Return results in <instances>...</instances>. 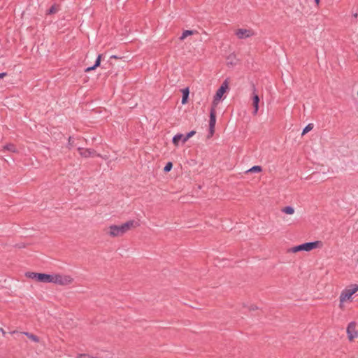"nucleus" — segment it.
I'll use <instances>...</instances> for the list:
<instances>
[{"label": "nucleus", "mask_w": 358, "mask_h": 358, "mask_svg": "<svg viewBox=\"0 0 358 358\" xmlns=\"http://www.w3.org/2000/svg\"><path fill=\"white\" fill-rule=\"evenodd\" d=\"M138 224L134 220H129L122 225H110L107 234L111 237H118L122 236L130 229L137 227Z\"/></svg>", "instance_id": "1"}, {"label": "nucleus", "mask_w": 358, "mask_h": 358, "mask_svg": "<svg viewBox=\"0 0 358 358\" xmlns=\"http://www.w3.org/2000/svg\"><path fill=\"white\" fill-rule=\"evenodd\" d=\"M73 282V278L69 275L54 274L51 275L50 282L57 284L62 286L71 285Z\"/></svg>", "instance_id": "2"}, {"label": "nucleus", "mask_w": 358, "mask_h": 358, "mask_svg": "<svg viewBox=\"0 0 358 358\" xmlns=\"http://www.w3.org/2000/svg\"><path fill=\"white\" fill-rule=\"evenodd\" d=\"M322 245L321 241H315V242H309V243H305L303 244L295 246L292 248L289 251L292 252H297L299 251H310L313 249H315L317 248H319Z\"/></svg>", "instance_id": "3"}, {"label": "nucleus", "mask_w": 358, "mask_h": 358, "mask_svg": "<svg viewBox=\"0 0 358 358\" xmlns=\"http://www.w3.org/2000/svg\"><path fill=\"white\" fill-rule=\"evenodd\" d=\"M27 278L36 280L41 282H50L51 275L46 273H39L35 272H27L25 273Z\"/></svg>", "instance_id": "4"}, {"label": "nucleus", "mask_w": 358, "mask_h": 358, "mask_svg": "<svg viewBox=\"0 0 358 358\" xmlns=\"http://www.w3.org/2000/svg\"><path fill=\"white\" fill-rule=\"evenodd\" d=\"M358 291V285H352L350 288L345 289L342 291L339 301L340 302H345L347 301H350L352 298V296L355 294Z\"/></svg>", "instance_id": "5"}, {"label": "nucleus", "mask_w": 358, "mask_h": 358, "mask_svg": "<svg viewBox=\"0 0 358 358\" xmlns=\"http://www.w3.org/2000/svg\"><path fill=\"white\" fill-rule=\"evenodd\" d=\"M228 82L227 80H224L222 85L220 87V88L216 92V94L214 96L212 107L216 108L217 104L219 103L220 101L222 98L224 94L226 92L227 90L228 89Z\"/></svg>", "instance_id": "6"}, {"label": "nucleus", "mask_w": 358, "mask_h": 358, "mask_svg": "<svg viewBox=\"0 0 358 358\" xmlns=\"http://www.w3.org/2000/svg\"><path fill=\"white\" fill-rule=\"evenodd\" d=\"M356 322H351L348 324L346 331L350 341H353L355 338H358V331L356 329Z\"/></svg>", "instance_id": "7"}, {"label": "nucleus", "mask_w": 358, "mask_h": 358, "mask_svg": "<svg viewBox=\"0 0 358 358\" xmlns=\"http://www.w3.org/2000/svg\"><path fill=\"white\" fill-rule=\"evenodd\" d=\"M216 123V112L215 108L212 107L210 111V120H209V137L212 136L215 132V126Z\"/></svg>", "instance_id": "8"}, {"label": "nucleus", "mask_w": 358, "mask_h": 358, "mask_svg": "<svg viewBox=\"0 0 358 358\" xmlns=\"http://www.w3.org/2000/svg\"><path fill=\"white\" fill-rule=\"evenodd\" d=\"M254 34L252 30L246 29H238L236 32V35L240 39L248 38Z\"/></svg>", "instance_id": "9"}, {"label": "nucleus", "mask_w": 358, "mask_h": 358, "mask_svg": "<svg viewBox=\"0 0 358 358\" xmlns=\"http://www.w3.org/2000/svg\"><path fill=\"white\" fill-rule=\"evenodd\" d=\"M79 154L83 157H94L95 155L100 156L99 154L96 155V152L92 149H84L82 148H78V149Z\"/></svg>", "instance_id": "10"}, {"label": "nucleus", "mask_w": 358, "mask_h": 358, "mask_svg": "<svg viewBox=\"0 0 358 358\" xmlns=\"http://www.w3.org/2000/svg\"><path fill=\"white\" fill-rule=\"evenodd\" d=\"M259 96L255 94V88L253 89V95H252V106L254 107L253 114L256 115L259 110Z\"/></svg>", "instance_id": "11"}, {"label": "nucleus", "mask_w": 358, "mask_h": 358, "mask_svg": "<svg viewBox=\"0 0 358 358\" xmlns=\"http://www.w3.org/2000/svg\"><path fill=\"white\" fill-rule=\"evenodd\" d=\"M20 334L25 335L28 338H29L31 341H33L34 343L40 342V338L37 336H36L31 333H29L27 331H22V332H20Z\"/></svg>", "instance_id": "12"}, {"label": "nucleus", "mask_w": 358, "mask_h": 358, "mask_svg": "<svg viewBox=\"0 0 358 358\" xmlns=\"http://www.w3.org/2000/svg\"><path fill=\"white\" fill-rule=\"evenodd\" d=\"M101 58H102V55H99L98 57H97V59H96V60L95 62L94 65L91 66V67H88L87 69H86L85 72H90V71H91L92 70H94L96 67L99 66L100 64H101Z\"/></svg>", "instance_id": "13"}, {"label": "nucleus", "mask_w": 358, "mask_h": 358, "mask_svg": "<svg viewBox=\"0 0 358 358\" xmlns=\"http://www.w3.org/2000/svg\"><path fill=\"white\" fill-rule=\"evenodd\" d=\"M59 6L57 4H54L50 8V9H48L47 10L46 14L47 15H52V14L57 13L59 11Z\"/></svg>", "instance_id": "14"}, {"label": "nucleus", "mask_w": 358, "mask_h": 358, "mask_svg": "<svg viewBox=\"0 0 358 358\" xmlns=\"http://www.w3.org/2000/svg\"><path fill=\"white\" fill-rule=\"evenodd\" d=\"M184 137H185V136H184L182 134H176V136H174V137L173 138V143L176 146H178V143H179V141H182Z\"/></svg>", "instance_id": "15"}, {"label": "nucleus", "mask_w": 358, "mask_h": 358, "mask_svg": "<svg viewBox=\"0 0 358 358\" xmlns=\"http://www.w3.org/2000/svg\"><path fill=\"white\" fill-rule=\"evenodd\" d=\"M281 211L285 214L292 215L294 213V208L292 206H286L282 208Z\"/></svg>", "instance_id": "16"}, {"label": "nucleus", "mask_w": 358, "mask_h": 358, "mask_svg": "<svg viewBox=\"0 0 358 358\" xmlns=\"http://www.w3.org/2000/svg\"><path fill=\"white\" fill-rule=\"evenodd\" d=\"M3 150H8V151H10V152H17V149H16L15 145H13L12 143L7 144L5 146H3Z\"/></svg>", "instance_id": "17"}, {"label": "nucleus", "mask_w": 358, "mask_h": 358, "mask_svg": "<svg viewBox=\"0 0 358 358\" xmlns=\"http://www.w3.org/2000/svg\"><path fill=\"white\" fill-rule=\"evenodd\" d=\"M188 96H189V90H188V88H185L182 90V104L186 103Z\"/></svg>", "instance_id": "18"}, {"label": "nucleus", "mask_w": 358, "mask_h": 358, "mask_svg": "<svg viewBox=\"0 0 358 358\" xmlns=\"http://www.w3.org/2000/svg\"><path fill=\"white\" fill-rule=\"evenodd\" d=\"M194 31H192V30H186L185 31L182 36H180V40H184L186 37H187L188 36H190V35H192L194 34Z\"/></svg>", "instance_id": "19"}, {"label": "nucleus", "mask_w": 358, "mask_h": 358, "mask_svg": "<svg viewBox=\"0 0 358 358\" xmlns=\"http://www.w3.org/2000/svg\"><path fill=\"white\" fill-rule=\"evenodd\" d=\"M196 134L195 131H192L187 134V135L183 138L182 143H185L187 142L192 136H193Z\"/></svg>", "instance_id": "20"}, {"label": "nucleus", "mask_w": 358, "mask_h": 358, "mask_svg": "<svg viewBox=\"0 0 358 358\" xmlns=\"http://www.w3.org/2000/svg\"><path fill=\"white\" fill-rule=\"evenodd\" d=\"M313 128V124H308L303 130V132H302V135H305L306 133L309 132L310 131H311Z\"/></svg>", "instance_id": "21"}, {"label": "nucleus", "mask_w": 358, "mask_h": 358, "mask_svg": "<svg viewBox=\"0 0 358 358\" xmlns=\"http://www.w3.org/2000/svg\"><path fill=\"white\" fill-rule=\"evenodd\" d=\"M249 172H260L262 171V167L260 166H255L248 170Z\"/></svg>", "instance_id": "22"}, {"label": "nucleus", "mask_w": 358, "mask_h": 358, "mask_svg": "<svg viewBox=\"0 0 358 358\" xmlns=\"http://www.w3.org/2000/svg\"><path fill=\"white\" fill-rule=\"evenodd\" d=\"M173 167V164L171 162H168L164 168V172H169L171 170Z\"/></svg>", "instance_id": "23"}, {"label": "nucleus", "mask_w": 358, "mask_h": 358, "mask_svg": "<svg viewBox=\"0 0 358 358\" xmlns=\"http://www.w3.org/2000/svg\"><path fill=\"white\" fill-rule=\"evenodd\" d=\"M235 59H236V57H235V55H229L227 58V60L229 61V63H230L231 64H234V60H235Z\"/></svg>", "instance_id": "24"}, {"label": "nucleus", "mask_w": 358, "mask_h": 358, "mask_svg": "<svg viewBox=\"0 0 358 358\" xmlns=\"http://www.w3.org/2000/svg\"><path fill=\"white\" fill-rule=\"evenodd\" d=\"M73 138L72 137H69V142H68V148H69V149H71V147L73 146Z\"/></svg>", "instance_id": "25"}, {"label": "nucleus", "mask_w": 358, "mask_h": 358, "mask_svg": "<svg viewBox=\"0 0 358 358\" xmlns=\"http://www.w3.org/2000/svg\"><path fill=\"white\" fill-rule=\"evenodd\" d=\"M78 358H93L92 357L88 355H80Z\"/></svg>", "instance_id": "26"}, {"label": "nucleus", "mask_w": 358, "mask_h": 358, "mask_svg": "<svg viewBox=\"0 0 358 358\" xmlns=\"http://www.w3.org/2000/svg\"><path fill=\"white\" fill-rule=\"evenodd\" d=\"M344 303L345 302H340V304H339V308L342 310L344 309Z\"/></svg>", "instance_id": "27"}, {"label": "nucleus", "mask_w": 358, "mask_h": 358, "mask_svg": "<svg viewBox=\"0 0 358 358\" xmlns=\"http://www.w3.org/2000/svg\"><path fill=\"white\" fill-rule=\"evenodd\" d=\"M0 331H1V334H2L3 336L6 335V331H4L3 329L0 328Z\"/></svg>", "instance_id": "28"}, {"label": "nucleus", "mask_w": 358, "mask_h": 358, "mask_svg": "<svg viewBox=\"0 0 358 358\" xmlns=\"http://www.w3.org/2000/svg\"><path fill=\"white\" fill-rule=\"evenodd\" d=\"M7 75L6 73H0V78L5 77Z\"/></svg>", "instance_id": "29"}, {"label": "nucleus", "mask_w": 358, "mask_h": 358, "mask_svg": "<svg viewBox=\"0 0 358 358\" xmlns=\"http://www.w3.org/2000/svg\"><path fill=\"white\" fill-rule=\"evenodd\" d=\"M314 1H315V2L316 5H317V6H319L320 2V0H314Z\"/></svg>", "instance_id": "30"}, {"label": "nucleus", "mask_w": 358, "mask_h": 358, "mask_svg": "<svg viewBox=\"0 0 358 358\" xmlns=\"http://www.w3.org/2000/svg\"><path fill=\"white\" fill-rule=\"evenodd\" d=\"M117 58L118 57L116 55H112L110 59H117Z\"/></svg>", "instance_id": "31"}, {"label": "nucleus", "mask_w": 358, "mask_h": 358, "mask_svg": "<svg viewBox=\"0 0 358 358\" xmlns=\"http://www.w3.org/2000/svg\"><path fill=\"white\" fill-rule=\"evenodd\" d=\"M19 333L17 331H13L10 332L11 334H17Z\"/></svg>", "instance_id": "32"}, {"label": "nucleus", "mask_w": 358, "mask_h": 358, "mask_svg": "<svg viewBox=\"0 0 358 358\" xmlns=\"http://www.w3.org/2000/svg\"><path fill=\"white\" fill-rule=\"evenodd\" d=\"M256 308H257L256 307H252V308H251V310H255Z\"/></svg>", "instance_id": "33"}, {"label": "nucleus", "mask_w": 358, "mask_h": 358, "mask_svg": "<svg viewBox=\"0 0 358 358\" xmlns=\"http://www.w3.org/2000/svg\"><path fill=\"white\" fill-rule=\"evenodd\" d=\"M357 95H358V92H357Z\"/></svg>", "instance_id": "34"}]
</instances>
